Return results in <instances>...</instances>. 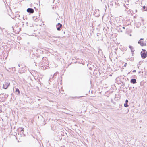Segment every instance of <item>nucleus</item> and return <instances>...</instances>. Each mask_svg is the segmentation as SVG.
I'll list each match as a JSON object with an SVG mask.
<instances>
[{
    "label": "nucleus",
    "mask_w": 147,
    "mask_h": 147,
    "mask_svg": "<svg viewBox=\"0 0 147 147\" xmlns=\"http://www.w3.org/2000/svg\"><path fill=\"white\" fill-rule=\"evenodd\" d=\"M141 57L143 58L144 59L147 57V52L145 50L142 49V51L141 52Z\"/></svg>",
    "instance_id": "1"
},
{
    "label": "nucleus",
    "mask_w": 147,
    "mask_h": 147,
    "mask_svg": "<svg viewBox=\"0 0 147 147\" xmlns=\"http://www.w3.org/2000/svg\"><path fill=\"white\" fill-rule=\"evenodd\" d=\"M143 38H141L139 40L138 42V44L141 46H146V43L144 41H143Z\"/></svg>",
    "instance_id": "2"
},
{
    "label": "nucleus",
    "mask_w": 147,
    "mask_h": 147,
    "mask_svg": "<svg viewBox=\"0 0 147 147\" xmlns=\"http://www.w3.org/2000/svg\"><path fill=\"white\" fill-rule=\"evenodd\" d=\"M9 85V82H5L4 84H3V88L4 89H6Z\"/></svg>",
    "instance_id": "3"
},
{
    "label": "nucleus",
    "mask_w": 147,
    "mask_h": 147,
    "mask_svg": "<svg viewBox=\"0 0 147 147\" xmlns=\"http://www.w3.org/2000/svg\"><path fill=\"white\" fill-rule=\"evenodd\" d=\"M26 11L27 12L31 14L33 13L34 11V9H33L30 8H28Z\"/></svg>",
    "instance_id": "4"
},
{
    "label": "nucleus",
    "mask_w": 147,
    "mask_h": 147,
    "mask_svg": "<svg viewBox=\"0 0 147 147\" xmlns=\"http://www.w3.org/2000/svg\"><path fill=\"white\" fill-rule=\"evenodd\" d=\"M62 25L60 23H58L56 25L57 27V30L60 31L61 30L60 28L62 27Z\"/></svg>",
    "instance_id": "5"
},
{
    "label": "nucleus",
    "mask_w": 147,
    "mask_h": 147,
    "mask_svg": "<svg viewBox=\"0 0 147 147\" xmlns=\"http://www.w3.org/2000/svg\"><path fill=\"white\" fill-rule=\"evenodd\" d=\"M45 60H46V59H45V57H43L42 58V64H43V63H44L45 64V65L44 64L43 65V66L45 67V69H46V67H45Z\"/></svg>",
    "instance_id": "6"
},
{
    "label": "nucleus",
    "mask_w": 147,
    "mask_h": 147,
    "mask_svg": "<svg viewBox=\"0 0 147 147\" xmlns=\"http://www.w3.org/2000/svg\"><path fill=\"white\" fill-rule=\"evenodd\" d=\"M136 80L135 79H132L131 80V82L133 84H135L136 83Z\"/></svg>",
    "instance_id": "7"
},
{
    "label": "nucleus",
    "mask_w": 147,
    "mask_h": 147,
    "mask_svg": "<svg viewBox=\"0 0 147 147\" xmlns=\"http://www.w3.org/2000/svg\"><path fill=\"white\" fill-rule=\"evenodd\" d=\"M26 71L25 70H24V71H22V70L21 69H20V70L19 71V73L20 74H22L23 73L25 72Z\"/></svg>",
    "instance_id": "8"
},
{
    "label": "nucleus",
    "mask_w": 147,
    "mask_h": 147,
    "mask_svg": "<svg viewBox=\"0 0 147 147\" xmlns=\"http://www.w3.org/2000/svg\"><path fill=\"white\" fill-rule=\"evenodd\" d=\"M33 19L36 22H37L38 20V19L37 18V17L36 16H33Z\"/></svg>",
    "instance_id": "9"
},
{
    "label": "nucleus",
    "mask_w": 147,
    "mask_h": 147,
    "mask_svg": "<svg viewBox=\"0 0 147 147\" xmlns=\"http://www.w3.org/2000/svg\"><path fill=\"white\" fill-rule=\"evenodd\" d=\"M15 92H18V94H17L18 95H19L20 94V91L19 89L18 88H16V89Z\"/></svg>",
    "instance_id": "10"
},
{
    "label": "nucleus",
    "mask_w": 147,
    "mask_h": 147,
    "mask_svg": "<svg viewBox=\"0 0 147 147\" xmlns=\"http://www.w3.org/2000/svg\"><path fill=\"white\" fill-rule=\"evenodd\" d=\"M24 128H22V129H21V131L20 132H21L22 133V134H23V135H22V136H24L25 135V134L24 133Z\"/></svg>",
    "instance_id": "11"
},
{
    "label": "nucleus",
    "mask_w": 147,
    "mask_h": 147,
    "mask_svg": "<svg viewBox=\"0 0 147 147\" xmlns=\"http://www.w3.org/2000/svg\"><path fill=\"white\" fill-rule=\"evenodd\" d=\"M1 95H3L4 97L5 96H6L7 97V98L8 96V94H0V96H1Z\"/></svg>",
    "instance_id": "12"
},
{
    "label": "nucleus",
    "mask_w": 147,
    "mask_h": 147,
    "mask_svg": "<svg viewBox=\"0 0 147 147\" xmlns=\"http://www.w3.org/2000/svg\"><path fill=\"white\" fill-rule=\"evenodd\" d=\"M129 47L130 49L131 50V51H132L133 49V47H132L131 46H129Z\"/></svg>",
    "instance_id": "13"
},
{
    "label": "nucleus",
    "mask_w": 147,
    "mask_h": 147,
    "mask_svg": "<svg viewBox=\"0 0 147 147\" xmlns=\"http://www.w3.org/2000/svg\"><path fill=\"white\" fill-rule=\"evenodd\" d=\"M124 106L125 107H127L128 106V105L126 103H125L124 104Z\"/></svg>",
    "instance_id": "14"
},
{
    "label": "nucleus",
    "mask_w": 147,
    "mask_h": 147,
    "mask_svg": "<svg viewBox=\"0 0 147 147\" xmlns=\"http://www.w3.org/2000/svg\"><path fill=\"white\" fill-rule=\"evenodd\" d=\"M20 135H21V136H22V135H23L22 133L21 132H20Z\"/></svg>",
    "instance_id": "15"
},
{
    "label": "nucleus",
    "mask_w": 147,
    "mask_h": 147,
    "mask_svg": "<svg viewBox=\"0 0 147 147\" xmlns=\"http://www.w3.org/2000/svg\"><path fill=\"white\" fill-rule=\"evenodd\" d=\"M53 38H59V37H52Z\"/></svg>",
    "instance_id": "16"
},
{
    "label": "nucleus",
    "mask_w": 147,
    "mask_h": 147,
    "mask_svg": "<svg viewBox=\"0 0 147 147\" xmlns=\"http://www.w3.org/2000/svg\"><path fill=\"white\" fill-rule=\"evenodd\" d=\"M5 97L4 96H1V97H0V98H4Z\"/></svg>",
    "instance_id": "17"
},
{
    "label": "nucleus",
    "mask_w": 147,
    "mask_h": 147,
    "mask_svg": "<svg viewBox=\"0 0 147 147\" xmlns=\"http://www.w3.org/2000/svg\"><path fill=\"white\" fill-rule=\"evenodd\" d=\"M128 102V101L127 100H126L125 101V102L127 103Z\"/></svg>",
    "instance_id": "18"
},
{
    "label": "nucleus",
    "mask_w": 147,
    "mask_h": 147,
    "mask_svg": "<svg viewBox=\"0 0 147 147\" xmlns=\"http://www.w3.org/2000/svg\"><path fill=\"white\" fill-rule=\"evenodd\" d=\"M2 112V110L1 109H0V113Z\"/></svg>",
    "instance_id": "19"
},
{
    "label": "nucleus",
    "mask_w": 147,
    "mask_h": 147,
    "mask_svg": "<svg viewBox=\"0 0 147 147\" xmlns=\"http://www.w3.org/2000/svg\"><path fill=\"white\" fill-rule=\"evenodd\" d=\"M145 8H146V7H145V6H144L143 7V9H145Z\"/></svg>",
    "instance_id": "20"
},
{
    "label": "nucleus",
    "mask_w": 147,
    "mask_h": 147,
    "mask_svg": "<svg viewBox=\"0 0 147 147\" xmlns=\"http://www.w3.org/2000/svg\"><path fill=\"white\" fill-rule=\"evenodd\" d=\"M18 66H19V67H20V64H18Z\"/></svg>",
    "instance_id": "21"
},
{
    "label": "nucleus",
    "mask_w": 147,
    "mask_h": 147,
    "mask_svg": "<svg viewBox=\"0 0 147 147\" xmlns=\"http://www.w3.org/2000/svg\"><path fill=\"white\" fill-rule=\"evenodd\" d=\"M133 72H136V70H134V71H133Z\"/></svg>",
    "instance_id": "22"
},
{
    "label": "nucleus",
    "mask_w": 147,
    "mask_h": 147,
    "mask_svg": "<svg viewBox=\"0 0 147 147\" xmlns=\"http://www.w3.org/2000/svg\"><path fill=\"white\" fill-rule=\"evenodd\" d=\"M127 64V63H125V66H126V65Z\"/></svg>",
    "instance_id": "23"
},
{
    "label": "nucleus",
    "mask_w": 147,
    "mask_h": 147,
    "mask_svg": "<svg viewBox=\"0 0 147 147\" xmlns=\"http://www.w3.org/2000/svg\"><path fill=\"white\" fill-rule=\"evenodd\" d=\"M123 29H125V28L124 27H123Z\"/></svg>",
    "instance_id": "24"
},
{
    "label": "nucleus",
    "mask_w": 147,
    "mask_h": 147,
    "mask_svg": "<svg viewBox=\"0 0 147 147\" xmlns=\"http://www.w3.org/2000/svg\"><path fill=\"white\" fill-rule=\"evenodd\" d=\"M23 18L25 20L24 17H23Z\"/></svg>",
    "instance_id": "25"
},
{
    "label": "nucleus",
    "mask_w": 147,
    "mask_h": 147,
    "mask_svg": "<svg viewBox=\"0 0 147 147\" xmlns=\"http://www.w3.org/2000/svg\"><path fill=\"white\" fill-rule=\"evenodd\" d=\"M46 124V123H45V124H44V125H45Z\"/></svg>",
    "instance_id": "26"
},
{
    "label": "nucleus",
    "mask_w": 147,
    "mask_h": 147,
    "mask_svg": "<svg viewBox=\"0 0 147 147\" xmlns=\"http://www.w3.org/2000/svg\"><path fill=\"white\" fill-rule=\"evenodd\" d=\"M12 28L13 29V27H12Z\"/></svg>",
    "instance_id": "27"
}]
</instances>
